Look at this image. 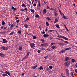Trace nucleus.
<instances>
[{
	"label": "nucleus",
	"mask_w": 77,
	"mask_h": 77,
	"mask_svg": "<svg viewBox=\"0 0 77 77\" xmlns=\"http://www.w3.org/2000/svg\"><path fill=\"white\" fill-rule=\"evenodd\" d=\"M1 48L2 50H7L8 49V47L2 46L1 47Z\"/></svg>",
	"instance_id": "obj_1"
},
{
	"label": "nucleus",
	"mask_w": 77,
	"mask_h": 77,
	"mask_svg": "<svg viewBox=\"0 0 77 77\" xmlns=\"http://www.w3.org/2000/svg\"><path fill=\"white\" fill-rule=\"evenodd\" d=\"M66 75L68 77H69V71L67 69H66Z\"/></svg>",
	"instance_id": "obj_2"
},
{
	"label": "nucleus",
	"mask_w": 77,
	"mask_h": 77,
	"mask_svg": "<svg viewBox=\"0 0 77 77\" xmlns=\"http://www.w3.org/2000/svg\"><path fill=\"white\" fill-rule=\"evenodd\" d=\"M70 62L69 61L66 62L64 63V65L65 66H69L70 65Z\"/></svg>",
	"instance_id": "obj_3"
},
{
	"label": "nucleus",
	"mask_w": 77,
	"mask_h": 77,
	"mask_svg": "<svg viewBox=\"0 0 77 77\" xmlns=\"http://www.w3.org/2000/svg\"><path fill=\"white\" fill-rule=\"evenodd\" d=\"M29 45L31 47V48H33L34 47H35V45H35V44L34 43H30L29 44Z\"/></svg>",
	"instance_id": "obj_4"
},
{
	"label": "nucleus",
	"mask_w": 77,
	"mask_h": 77,
	"mask_svg": "<svg viewBox=\"0 0 77 77\" xmlns=\"http://www.w3.org/2000/svg\"><path fill=\"white\" fill-rule=\"evenodd\" d=\"M41 46L42 47H46L48 45V44L47 43H43V44H41Z\"/></svg>",
	"instance_id": "obj_5"
},
{
	"label": "nucleus",
	"mask_w": 77,
	"mask_h": 77,
	"mask_svg": "<svg viewBox=\"0 0 77 77\" xmlns=\"http://www.w3.org/2000/svg\"><path fill=\"white\" fill-rule=\"evenodd\" d=\"M38 7H37V8H39V9L41 8V2L39 0L38 1Z\"/></svg>",
	"instance_id": "obj_6"
},
{
	"label": "nucleus",
	"mask_w": 77,
	"mask_h": 77,
	"mask_svg": "<svg viewBox=\"0 0 77 77\" xmlns=\"http://www.w3.org/2000/svg\"><path fill=\"white\" fill-rule=\"evenodd\" d=\"M2 41H3L2 43H7V42H8V41H7V40L5 39H2Z\"/></svg>",
	"instance_id": "obj_7"
},
{
	"label": "nucleus",
	"mask_w": 77,
	"mask_h": 77,
	"mask_svg": "<svg viewBox=\"0 0 77 77\" xmlns=\"http://www.w3.org/2000/svg\"><path fill=\"white\" fill-rule=\"evenodd\" d=\"M0 56H1V57H4L5 56V54H4L0 53Z\"/></svg>",
	"instance_id": "obj_8"
},
{
	"label": "nucleus",
	"mask_w": 77,
	"mask_h": 77,
	"mask_svg": "<svg viewBox=\"0 0 77 77\" xmlns=\"http://www.w3.org/2000/svg\"><path fill=\"white\" fill-rule=\"evenodd\" d=\"M43 36L44 38H47V37H48V36H49V35L45 34L43 35Z\"/></svg>",
	"instance_id": "obj_9"
},
{
	"label": "nucleus",
	"mask_w": 77,
	"mask_h": 77,
	"mask_svg": "<svg viewBox=\"0 0 77 77\" xmlns=\"http://www.w3.org/2000/svg\"><path fill=\"white\" fill-rule=\"evenodd\" d=\"M43 14H45L47 13V10L45 9H44L43 10Z\"/></svg>",
	"instance_id": "obj_10"
},
{
	"label": "nucleus",
	"mask_w": 77,
	"mask_h": 77,
	"mask_svg": "<svg viewBox=\"0 0 77 77\" xmlns=\"http://www.w3.org/2000/svg\"><path fill=\"white\" fill-rule=\"evenodd\" d=\"M67 60H69V57H66L65 60V61H67Z\"/></svg>",
	"instance_id": "obj_11"
},
{
	"label": "nucleus",
	"mask_w": 77,
	"mask_h": 77,
	"mask_svg": "<svg viewBox=\"0 0 77 77\" xmlns=\"http://www.w3.org/2000/svg\"><path fill=\"white\" fill-rule=\"evenodd\" d=\"M18 49L20 51H21V50H23V47L21 46H20L19 47Z\"/></svg>",
	"instance_id": "obj_12"
},
{
	"label": "nucleus",
	"mask_w": 77,
	"mask_h": 77,
	"mask_svg": "<svg viewBox=\"0 0 77 77\" xmlns=\"http://www.w3.org/2000/svg\"><path fill=\"white\" fill-rule=\"evenodd\" d=\"M66 51V50H64L61 51L59 52L60 54H62V53H64V52H65Z\"/></svg>",
	"instance_id": "obj_13"
},
{
	"label": "nucleus",
	"mask_w": 77,
	"mask_h": 77,
	"mask_svg": "<svg viewBox=\"0 0 77 77\" xmlns=\"http://www.w3.org/2000/svg\"><path fill=\"white\" fill-rule=\"evenodd\" d=\"M14 26H15L13 24H12L11 25V26H10V29H11V30H12V28H13V27H14Z\"/></svg>",
	"instance_id": "obj_14"
},
{
	"label": "nucleus",
	"mask_w": 77,
	"mask_h": 77,
	"mask_svg": "<svg viewBox=\"0 0 77 77\" xmlns=\"http://www.w3.org/2000/svg\"><path fill=\"white\" fill-rule=\"evenodd\" d=\"M38 69H40V70H41V69H42V70H43V69H44V68H43L42 67V66H41L40 67H38Z\"/></svg>",
	"instance_id": "obj_15"
},
{
	"label": "nucleus",
	"mask_w": 77,
	"mask_h": 77,
	"mask_svg": "<svg viewBox=\"0 0 77 77\" xmlns=\"http://www.w3.org/2000/svg\"><path fill=\"white\" fill-rule=\"evenodd\" d=\"M31 12L32 13H35V10L31 8L30 9Z\"/></svg>",
	"instance_id": "obj_16"
},
{
	"label": "nucleus",
	"mask_w": 77,
	"mask_h": 77,
	"mask_svg": "<svg viewBox=\"0 0 77 77\" xmlns=\"http://www.w3.org/2000/svg\"><path fill=\"white\" fill-rule=\"evenodd\" d=\"M51 48H52V49H54L55 48H57V47L56 46H53L51 47Z\"/></svg>",
	"instance_id": "obj_17"
},
{
	"label": "nucleus",
	"mask_w": 77,
	"mask_h": 77,
	"mask_svg": "<svg viewBox=\"0 0 77 77\" xmlns=\"http://www.w3.org/2000/svg\"><path fill=\"white\" fill-rule=\"evenodd\" d=\"M54 15L55 17H57V15H58V14L57 13L55 12L54 14Z\"/></svg>",
	"instance_id": "obj_18"
},
{
	"label": "nucleus",
	"mask_w": 77,
	"mask_h": 77,
	"mask_svg": "<svg viewBox=\"0 0 77 77\" xmlns=\"http://www.w3.org/2000/svg\"><path fill=\"white\" fill-rule=\"evenodd\" d=\"M5 73L7 74H8V75H11V73H10L9 72H8L7 71H5Z\"/></svg>",
	"instance_id": "obj_19"
},
{
	"label": "nucleus",
	"mask_w": 77,
	"mask_h": 77,
	"mask_svg": "<svg viewBox=\"0 0 77 77\" xmlns=\"http://www.w3.org/2000/svg\"><path fill=\"white\" fill-rule=\"evenodd\" d=\"M58 22V20H57V19L56 18L55 20V21L54 22V23H57Z\"/></svg>",
	"instance_id": "obj_20"
},
{
	"label": "nucleus",
	"mask_w": 77,
	"mask_h": 77,
	"mask_svg": "<svg viewBox=\"0 0 77 77\" xmlns=\"http://www.w3.org/2000/svg\"><path fill=\"white\" fill-rule=\"evenodd\" d=\"M24 26L25 28H28V27L29 26V25H28L27 24H26L24 25Z\"/></svg>",
	"instance_id": "obj_21"
},
{
	"label": "nucleus",
	"mask_w": 77,
	"mask_h": 77,
	"mask_svg": "<svg viewBox=\"0 0 77 77\" xmlns=\"http://www.w3.org/2000/svg\"><path fill=\"white\" fill-rule=\"evenodd\" d=\"M2 75L3 77H5V76H8V75L6 73L5 74H2Z\"/></svg>",
	"instance_id": "obj_22"
},
{
	"label": "nucleus",
	"mask_w": 77,
	"mask_h": 77,
	"mask_svg": "<svg viewBox=\"0 0 77 77\" xmlns=\"http://www.w3.org/2000/svg\"><path fill=\"white\" fill-rule=\"evenodd\" d=\"M37 66H38V65H36L35 66L32 67V69H35L36 68V67H37Z\"/></svg>",
	"instance_id": "obj_23"
},
{
	"label": "nucleus",
	"mask_w": 77,
	"mask_h": 77,
	"mask_svg": "<svg viewBox=\"0 0 77 77\" xmlns=\"http://www.w3.org/2000/svg\"><path fill=\"white\" fill-rule=\"evenodd\" d=\"M71 48H65L64 50L66 51V50H70Z\"/></svg>",
	"instance_id": "obj_24"
},
{
	"label": "nucleus",
	"mask_w": 77,
	"mask_h": 77,
	"mask_svg": "<svg viewBox=\"0 0 77 77\" xmlns=\"http://www.w3.org/2000/svg\"><path fill=\"white\" fill-rule=\"evenodd\" d=\"M32 36L34 39H36V36L32 35Z\"/></svg>",
	"instance_id": "obj_25"
},
{
	"label": "nucleus",
	"mask_w": 77,
	"mask_h": 77,
	"mask_svg": "<svg viewBox=\"0 0 77 77\" xmlns=\"http://www.w3.org/2000/svg\"><path fill=\"white\" fill-rule=\"evenodd\" d=\"M64 39H65V40H66L67 41H68V38H67L66 37H65V36L64 37Z\"/></svg>",
	"instance_id": "obj_26"
},
{
	"label": "nucleus",
	"mask_w": 77,
	"mask_h": 77,
	"mask_svg": "<svg viewBox=\"0 0 77 77\" xmlns=\"http://www.w3.org/2000/svg\"><path fill=\"white\" fill-rule=\"evenodd\" d=\"M2 26H5V22L4 21L2 22Z\"/></svg>",
	"instance_id": "obj_27"
},
{
	"label": "nucleus",
	"mask_w": 77,
	"mask_h": 77,
	"mask_svg": "<svg viewBox=\"0 0 77 77\" xmlns=\"http://www.w3.org/2000/svg\"><path fill=\"white\" fill-rule=\"evenodd\" d=\"M39 16L38 14H36L35 16V18H39Z\"/></svg>",
	"instance_id": "obj_28"
},
{
	"label": "nucleus",
	"mask_w": 77,
	"mask_h": 77,
	"mask_svg": "<svg viewBox=\"0 0 77 77\" xmlns=\"http://www.w3.org/2000/svg\"><path fill=\"white\" fill-rule=\"evenodd\" d=\"M47 18H46V20H48V21H49V20H51V19H50V18L48 17H47Z\"/></svg>",
	"instance_id": "obj_29"
},
{
	"label": "nucleus",
	"mask_w": 77,
	"mask_h": 77,
	"mask_svg": "<svg viewBox=\"0 0 77 77\" xmlns=\"http://www.w3.org/2000/svg\"><path fill=\"white\" fill-rule=\"evenodd\" d=\"M64 37L65 36H62V35H60V38H63V39H64Z\"/></svg>",
	"instance_id": "obj_30"
},
{
	"label": "nucleus",
	"mask_w": 77,
	"mask_h": 77,
	"mask_svg": "<svg viewBox=\"0 0 77 77\" xmlns=\"http://www.w3.org/2000/svg\"><path fill=\"white\" fill-rule=\"evenodd\" d=\"M55 26L56 27H57V28H60V27H59V26L58 24L56 25Z\"/></svg>",
	"instance_id": "obj_31"
},
{
	"label": "nucleus",
	"mask_w": 77,
	"mask_h": 77,
	"mask_svg": "<svg viewBox=\"0 0 77 77\" xmlns=\"http://www.w3.org/2000/svg\"><path fill=\"white\" fill-rule=\"evenodd\" d=\"M70 74L73 77V75H74V74H73V73L72 72H71Z\"/></svg>",
	"instance_id": "obj_32"
},
{
	"label": "nucleus",
	"mask_w": 77,
	"mask_h": 77,
	"mask_svg": "<svg viewBox=\"0 0 77 77\" xmlns=\"http://www.w3.org/2000/svg\"><path fill=\"white\" fill-rule=\"evenodd\" d=\"M63 18L64 19H68V18H67V17H66L65 16H63Z\"/></svg>",
	"instance_id": "obj_33"
},
{
	"label": "nucleus",
	"mask_w": 77,
	"mask_h": 77,
	"mask_svg": "<svg viewBox=\"0 0 77 77\" xmlns=\"http://www.w3.org/2000/svg\"><path fill=\"white\" fill-rule=\"evenodd\" d=\"M46 24L47 26H49V23H48V22H46Z\"/></svg>",
	"instance_id": "obj_34"
},
{
	"label": "nucleus",
	"mask_w": 77,
	"mask_h": 77,
	"mask_svg": "<svg viewBox=\"0 0 77 77\" xmlns=\"http://www.w3.org/2000/svg\"><path fill=\"white\" fill-rule=\"evenodd\" d=\"M49 68H50V69H52L53 66H49Z\"/></svg>",
	"instance_id": "obj_35"
},
{
	"label": "nucleus",
	"mask_w": 77,
	"mask_h": 77,
	"mask_svg": "<svg viewBox=\"0 0 77 77\" xmlns=\"http://www.w3.org/2000/svg\"><path fill=\"white\" fill-rule=\"evenodd\" d=\"M72 62H73V63H74V62H75V60L74 59H72Z\"/></svg>",
	"instance_id": "obj_36"
},
{
	"label": "nucleus",
	"mask_w": 77,
	"mask_h": 77,
	"mask_svg": "<svg viewBox=\"0 0 77 77\" xmlns=\"http://www.w3.org/2000/svg\"><path fill=\"white\" fill-rule=\"evenodd\" d=\"M30 54V52L29 51H28L27 53V55H27V56H29V55Z\"/></svg>",
	"instance_id": "obj_37"
},
{
	"label": "nucleus",
	"mask_w": 77,
	"mask_h": 77,
	"mask_svg": "<svg viewBox=\"0 0 77 77\" xmlns=\"http://www.w3.org/2000/svg\"><path fill=\"white\" fill-rule=\"evenodd\" d=\"M14 32H11L10 34V35H13L14 34Z\"/></svg>",
	"instance_id": "obj_38"
},
{
	"label": "nucleus",
	"mask_w": 77,
	"mask_h": 77,
	"mask_svg": "<svg viewBox=\"0 0 77 77\" xmlns=\"http://www.w3.org/2000/svg\"><path fill=\"white\" fill-rule=\"evenodd\" d=\"M64 42L65 43H66V44H68L69 43V42L67 41H64Z\"/></svg>",
	"instance_id": "obj_39"
},
{
	"label": "nucleus",
	"mask_w": 77,
	"mask_h": 77,
	"mask_svg": "<svg viewBox=\"0 0 77 77\" xmlns=\"http://www.w3.org/2000/svg\"><path fill=\"white\" fill-rule=\"evenodd\" d=\"M41 41H42V42H44L45 41V40L44 39H41Z\"/></svg>",
	"instance_id": "obj_40"
},
{
	"label": "nucleus",
	"mask_w": 77,
	"mask_h": 77,
	"mask_svg": "<svg viewBox=\"0 0 77 77\" xmlns=\"http://www.w3.org/2000/svg\"><path fill=\"white\" fill-rule=\"evenodd\" d=\"M18 33H19V34H21V30H19L18 31Z\"/></svg>",
	"instance_id": "obj_41"
},
{
	"label": "nucleus",
	"mask_w": 77,
	"mask_h": 77,
	"mask_svg": "<svg viewBox=\"0 0 77 77\" xmlns=\"http://www.w3.org/2000/svg\"><path fill=\"white\" fill-rule=\"evenodd\" d=\"M56 43H55L52 42L51 43V45H54Z\"/></svg>",
	"instance_id": "obj_42"
},
{
	"label": "nucleus",
	"mask_w": 77,
	"mask_h": 77,
	"mask_svg": "<svg viewBox=\"0 0 77 77\" xmlns=\"http://www.w3.org/2000/svg\"><path fill=\"white\" fill-rule=\"evenodd\" d=\"M14 18H15V19H16V20H18V19L19 18L18 17H15Z\"/></svg>",
	"instance_id": "obj_43"
},
{
	"label": "nucleus",
	"mask_w": 77,
	"mask_h": 77,
	"mask_svg": "<svg viewBox=\"0 0 77 77\" xmlns=\"http://www.w3.org/2000/svg\"><path fill=\"white\" fill-rule=\"evenodd\" d=\"M16 23H19L20 22V20H16Z\"/></svg>",
	"instance_id": "obj_44"
},
{
	"label": "nucleus",
	"mask_w": 77,
	"mask_h": 77,
	"mask_svg": "<svg viewBox=\"0 0 77 77\" xmlns=\"http://www.w3.org/2000/svg\"><path fill=\"white\" fill-rule=\"evenodd\" d=\"M26 20H27V21H28V20H30V19L28 17H26Z\"/></svg>",
	"instance_id": "obj_45"
},
{
	"label": "nucleus",
	"mask_w": 77,
	"mask_h": 77,
	"mask_svg": "<svg viewBox=\"0 0 77 77\" xmlns=\"http://www.w3.org/2000/svg\"><path fill=\"white\" fill-rule=\"evenodd\" d=\"M41 33H42V34H45V31H43V32H42Z\"/></svg>",
	"instance_id": "obj_46"
},
{
	"label": "nucleus",
	"mask_w": 77,
	"mask_h": 77,
	"mask_svg": "<svg viewBox=\"0 0 77 77\" xmlns=\"http://www.w3.org/2000/svg\"><path fill=\"white\" fill-rule=\"evenodd\" d=\"M37 52L38 53H41V51H40V50H38L37 51Z\"/></svg>",
	"instance_id": "obj_47"
},
{
	"label": "nucleus",
	"mask_w": 77,
	"mask_h": 77,
	"mask_svg": "<svg viewBox=\"0 0 77 77\" xmlns=\"http://www.w3.org/2000/svg\"><path fill=\"white\" fill-rule=\"evenodd\" d=\"M33 6L35 7V6H36V4L34 3L33 4Z\"/></svg>",
	"instance_id": "obj_48"
},
{
	"label": "nucleus",
	"mask_w": 77,
	"mask_h": 77,
	"mask_svg": "<svg viewBox=\"0 0 77 77\" xmlns=\"http://www.w3.org/2000/svg\"><path fill=\"white\" fill-rule=\"evenodd\" d=\"M7 29V27H5L4 29H3V30H6V29Z\"/></svg>",
	"instance_id": "obj_49"
},
{
	"label": "nucleus",
	"mask_w": 77,
	"mask_h": 77,
	"mask_svg": "<svg viewBox=\"0 0 77 77\" xmlns=\"http://www.w3.org/2000/svg\"><path fill=\"white\" fill-rule=\"evenodd\" d=\"M49 38H50V40H51L53 38L50 37Z\"/></svg>",
	"instance_id": "obj_50"
},
{
	"label": "nucleus",
	"mask_w": 77,
	"mask_h": 77,
	"mask_svg": "<svg viewBox=\"0 0 77 77\" xmlns=\"http://www.w3.org/2000/svg\"><path fill=\"white\" fill-rule=\"evenodd\" d=\"M0 29H3V26H2L1 27H0Z\"/></svg>",
	"instance_id": "obj_51"
},
{
	"label": "nucleus",
	"mask_w": 77,
	"mask_h": 77,
	"mask_svg": "<svg viewBox=\"0 0 77 77\" xmlns=\"http://www.w3.org/2000/svg\"><path fill=\"white\" fill-rule=\"evenodd\" d=\"M49 8H50L48 6H47L46 9H49Z\"/></svg>",
	"instance_id": "obj_52"
},
{
	"label": "nucleus",
	"mask_w": 77,
	"mask_h": 77,
	"mask_svg": "<svg viewBox=\"0 0 77 77\" xmlns=\"http://www.w3.org/2000/svg\"><path fill=\"white\" fill-rule=\"evenodd\" d=\"M28 56H28V55H26L25 57L26 58H27V57H28Z\"/></svg>",
	"instance_id": "obj_53"
},
{
	"label": "nucleus",
	"mask_w": 77,
	"mask_h": 77,
	"mask_svg": "<svg viewBox=\"0 0 77 77\" xmlns=\"http://www.w3.org/2000/svg\"><path fill=\"white\" fill-rule=\"evenodd\" d=\"M54 31V30H50L49 32H52L53 31Z\"/></svg>",
	"instance_id": "obj_54"
},
{
	"label": "nucleus",
	"mask_w": 77,
	"mask_h": 77,
	"mask_svg": "<svg viewBox=\"0 0 77 77\" xmlns=\"http://www.w3.org/2000/svg\"><path fill=\"white\" fill-rule=\"evenodd\" d=\"M27 9H28L27 8H26L24 9V10H25V11H27Z\"/></svg>",
	"instance_id": "obj_55"
},
{
	"label": "nucleus",
	"mask_w": 77,
	"mask_h": 77,
	"mask_svg": "<svg viewBox=\"0 0 77 77\" xmlns=\"http://www.w3.org/2000/svg\"><path fill=\"white\" fill-rule=\"evenodd\" d=\"M75 72H76V73H77V69H75Z\"/></svg>",
	"instance_id": "obj_56"
},
{
	"label": "nucleus",
	"mask_w": 77,
	"mask_h": 77,
	"mask_svg": "<svg viewBox=\"0 0 77 77\" xmlns=\"http://www.w3.org/2000/svg\"><path fill=\"white\" fill-rule=\"evenodd\" d=\"M48 30V29L46 28L45 30V32H47Z\"/></svg>",
	"instance_id": "obj_57"
},
{
	"label": "nucleus",
	"mask_w": 77,
	"mask_h": 77,
	"mask_svg": "<svg viewBox=\"0 0 77 77\" xmlns=\"http://www.w3.org/2000/svg\"><path fill=\"white\" fill-rule=\"evenodd\" d=\"M47 69L48 70V71H50V69L48 67L47 68Z\"/></svg>",
	"instance_id": "obj_58"
},
{
	"label": "nucleus",
	"mask_w": 77,
	"mask_h": 77,
	"mask_svg": "<svg viewBox=\"0 0 77 77\" xmlns=\"http://www.w3.org/2000/svg\"><path fill=\"white\" fill-rule=\"evenodd\" d=\"M65 45L64 43H61V45Z\"/></svg>",
	"instance_id": "obj_59"
},
{
	"label": "nucleus",
	"mask_w": 77,
	"mask_h": 77,
	"mask_svg": "<svg viewBox=\"0 0 77 77\" xmlns=\"http://www.w3.org/2000/svg\"><path fill=\"white\" fill-rule=\"evenodd\" d=\"M13 9L14 11H16V10H17V9H16L15 8H14Z\"/></svg>",
	"instance_id": "obj_60"
},
{
	"label": "nucleus",
	"mask_w": 77,
	"mask_h": 77,
	"mask_svg": "<svg viewBox=\"0 0 77 77\" xmlns=\"http://www.w3.org/2000/svg\"><path fill=\"white\" fill-rule=\"evenodd\" d=\"M41 50H45V48H42L41 49Z\"/></svg>",
	"instance_id": "obj_61"
},
{
	"label": "nucleus",
	"mask_w": 77,
	"mask_h": 77,
	"mask_svg": "<svg viewBox=\"0 0 77 77\" xmlns=\"http://www.w3.org/2000/svg\"><path fill=\"white\" fill-rule=\"evenodd\" d=\"M61 44H62V43H58V44H59V45H61Z\"/></svg>",
	"instance_id": "obj_62"
},
{
	"label": "nucleus",
	"mask_w": 77,
	"mask_h": 77,
	"mask_svg": "<svg viewBox=\"0 0 77 77\" xmlns=\"http://www.w3.org/2000/svg\"><path fill=\"white\" fill-rule=\"evenodd\" d=\"M61 76H62V77H66V76H63L62 75H61Z\"/></svg>",
	"instance_id": "obj_63"
},
{
	"label": "nucleus",
	"mask_w": 77,
	"mask_h": 77,
	"mask_svg": "<svg viewBox=\"0 0 77 77\" xmlns=\"http://www.w3.org/2000/svg\"><path fill=\"white\" fill-rule=\"evenodd\" d=\"M75 66L77 68V63L75 64Z\"/></svg>",
	"instance_id": "obj_64"
}]
</instances>
